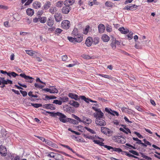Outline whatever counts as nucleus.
Segmentation results:
<instances>
[{"instance_id": "6e6552de", "label": "nucleus", "mask_w": 160, "mask_h": 160, "mask_svg": "<svg viewBox=\"0 0 160 160\" xmlns=\"http://www.w3.org/2000/svg\"><path fill=\"white\" fill-rule=\"evenodd\" d=\"M93 115L94 117L96 118H103L104 116V114L102 112L101 110H99V111L98 112H94Z\"/></svg>"}, {"instance_id": "6ab92c4d", "label": "nucleus", "mask_w": 160, "mask_h": 160, "mask_svg": "<svg viewBox=\"0 0 160 160\" xmlns=\"http://www.w3.org/2000/svg\"><path fill=\"white\" fill-rule=\"evenodd\" d=\"M119 130L126 134H128V133H131V132L129 128L126 127H124V128H119Z\"/></svg>"}, {"instance_id": "f03ea898", "label": "nucleus", "mask_w": 160, "mask_h": 160, "mask_svg": "<svg viewBox=\"0 0 160 160\" xmlns=\"http://www.w3.org/2000/svg\"><path fill=\"white\" fill-rule=\"evenodd\" d=\"M68 38L70 42L75 43L76 42H81L83 40V36L82 35L79 34L76 37H68Z\"/></svg>"}, {"instance_id": "0eeeda50", "label": "nucleus", "mask_w": 160, "mask_h": 160, "mask_svg": "<svg viewBox=\"0 0 160 160\" xmlns=\"http://www.w3.org/2000/svg\"><path fill=\"white\" fill-rule=\"evenodd\" d=\"M101 130L102 133L108 136H111L112 134V132L110 129L107 128L103 127H101Z\"/></svg>"}, {"instance_id": "393cba45", "label": "nucleus", "mask_w": 160, "mask_h": 160, "mask_svg": "<svg viewBox=\"0 0 160 160\" xmlns=\"http://www.w3.org/2000/svg\"><path fill=\"white\" fill-rule=\"evenodd\" d=\"M27 14L28 16H32L34 13V10L31 8H28L27 9L26 11Z\"/></svg>"}, {"instance_id": "ddd939ff", "label": "nucleus", "mask_w": 160, "mask_h": 160, "mask_svg": "<svg viewBox=\"0 0 160 160\" xmlns=\"http://www.w3.org/2000/svg\"><path fill=\"white\" fill-rule=\"evenodd\" d=\"M43 107L46 109L52 110L55 109V108L54 107L53 105L51 104H45L43 105Z\"/></svg>"}, {"instance_id": "dca6fc26", "label": "nucleus", "mask_w": 160, "mask_h": 160, "mask_svg": "<svg viewBox=\"0 0 160 160\" xmlns=\"http://www.w3.org/2000/svg\"><path fill=\"white\" fill-rule=\"evenodd\" d=\"M54 21L53 19L51 17L48 18L47 21V25L50 27H52L54 24Z\"/></svg>"}, {"instance_id": "7ed1b4c3", "label": "nucleus", "mask_w": 160, "mask_h": 160, "mask_svg": "<svg viewBox=\"0 0 160 160\" xmlns=\"http://www.w3.org/2000/svg\"><path fill=\"white\" fill-rule=\"evenodd\" d=\"M112 139L116 142L124 143L126 142L125 139L120 136H115L112 137Z\"/></svg>"}, {"instance_id": "ea45409f", "label": "nucleus", "mask_w": 160, "mask_h": 160, "mask_svg": "<svg viewBox=\"0 0 160 160\" xmlns=\"http://www.w3.org/2000/svg\"><path fill=\"white\" fill-rule=\"evenodd\" d=\"M106 6L108 7H112L113 6V4L112 2L109 1H107L105 3Z\"/></svg>"}, {"instance_id": "e433bc0d", "label": "nucleus", "mask_w": 160, "mask_h": 160, "mask_svg": "<svg viewBox=\"0 0 160 160\" xmlns=\"http://www.w3.org/2000/svg\"><path fill=\"white\" fill-rule=\"evenodd\" d=\"M58 92V90L55 88H51L50 93H57Z\"/></svg>"}, {"instance_id": "6e6d98bb", "label": "nucleus", "mask_w": 160, "mask_h": 160, "mask_svg": "<svg viewBox=\"0 0 160 160\" xmlns=\"http://www.w3.org/2000/svg\"><path fill=\"white\" fill-rule=\"evenodd\" d=\"M134 133L139 138H143V137L142 136V135L138 132L135 131L134 132Z\"/></svg>"}, {"instance_id": "cd10ccee", "label": "nucleus", "mask_w": 160, "mask_h": 160, "mask_svg": "<svg viewBox=\"0 0 160 160\" xmlns=\"http://www.w3.org/2000/svg\"><path fill=\"white\" fill-rule=\"evenodd\" d=\"M51 3L50 1H47L43 6L44 9H48L51 6Z\"/></svg>"}, {"instance_id": "338daca9", "label": "nucleus", "mask_w": 160, "mask_h": 160, "mask_svg": "<svg viewBox=\"0 0 160 160\" xmlns=\"http://www.w3.org/2000/svg\"><path fill=\"white\" fill-rule=\"evenodd\" d=\"M71 121L74 124H77L79 122L76 120L71 119Z\"/></svg>"}, {"instance_id": "2eb2a0df", "label": "nucleus", "mask_w": 160, "mask_h": 160, "mask_svg": "<svg viewBox=\"0 0 160 160\" xmlns=\"http://www.w3.org/2000/svg\"><path fill=\"white\" fill-rule=\"evenodd\" d=\"M98 27L99 32L100 33H102L105 29L104 25L103 24H100L98 25Z\"/></svg>"}, {"instance_id": "423d86ee", "label": "nucleus", "mask_w": 160, "mask_h": 160, "mask_svg": "<svg viewBox=\"0 0 160 160\" xmlns=\"http://www.w3.org/2000/svg\"><path fill=\"white\" fill-rule=\"evenodd\" d=\"M102 118H98L95 120V123L97 125L99 126H105L106 123L104 120Z\"/></svg>"}, {"instance_id": "9b49d317", "label": "nucleus", "mask_w": 160, "mask_h": 160, "mask_svg": "<svg viewBox=\"0 0 160 160\" xmlns=\"http://www.w3.org/2000/svg\"><path fill=\"white\" fill-rule=\"evenodd\" d=\"M71 10V7L69 6H65L62 8V12L65 14H68Z\"/></svg>"}, {"instance_id": "1a4fd4ad", "label": "nucleus", "mask_w": 160, "mask_h": 160, "mask_svg": "<svg viewBox=\"0 0 160 160\" xmlns=\"http://www.w3.org/2000/svg\"><path fill=\"white\" fill-rule=\"evenodd\" d=\"M7 151L6 147L2 145L0 146V154L2 156H5L7 154Z\"/></svg>"}, {"instance_id": "9d476101", "label": "nucleus", "mask_w": 160, "mask_h": 160, "mask_svg": "<svg viewBox=\"0 0 160 160\" xmlns=\"http://www.w3.org/2000/svg\"><path fill=\"white\" fill-rule=\"evenodd\" d=\"M92 43V38L91 37H88L86 40L85 44L88 47L91 46Z\"/></svg>"}, {"instance_id": "bb28decb", "label": "nucleus", "mask_w": 160, "mask_h": 160, "mask_svg": "<svg viewBox=\"0 0 160 160\" xmlns=\"http://www.w3.org/2000/svg\"><path fill=\"white\" fill-rule=\"evenodd\" d=\"M79 34L78 32V29L77 28H75L73 30L72 33V35L73 37H76V36L78 35Z\"/></svg>"}, {"instance_id": "4c0bfd02", "label": "nucleus", "mask_w": 160, "mask_h": 160, "mask_svg": "<svg viewBox=\"0 0 160 160\" xmlns=\"http://www.w3.org/2000/svg\"><path fill=\"white\" fill-rule=\"evenodd\" d=\"M60 100L62 102H66L68 101L69 98L67 97H62L60 98Z\"/></svg>"}, {"instance_id": "0e129e2a", "label": "nucleus", "mask_w": 160, "mask_h": 160, "mask_svg": "<svg viewBox=\"0 0 160 160\" xmlns=\"http://www.w3.org/2000/svg\"><path fill=\"white\" fill-rule=\"evenodd\" d=\"M143 141L144 142V143L145 144L147 145H151V144L148 141H147L146 139H143Z\"/></svg>"}, {"instance_id": "f8f14e48", "label": "nucleus", "mask_w": 160, "mask_h": 160, "mask_svg": "<svg viewBox=\"0 0 160 160\" xmlns=\"http://www.w3.org/2000/svg\"><path fill=\"white\" fill-rule=\"evenodd\" d=\"M54 18L57 22H59L62 19V16L59 13H56L54 15Z\"/></svg>"}, {"instance_id": "2f4dec72", "label": "nucleus", "mask_w": 160, "mask_h": 160, "mask_svg": "<svg viewBox=\"0 0 160 160\" xmlns=\"http://www.w3.org/2000/svg\"><path fill=\"white\" fill-rule=\"evenodd\" d=\"M47 21V18L46 17H42L39 18V21L42 23H44L46 22Z\"/></svg>"}, {"instance_id": "864d4df0", "label": "nucleus", "mask_w": 160, "mask_h": 160, "mask_svg": "<svg viewBox=\"0 0 160 160\" xmlns=\"http://www.w3.org/2000/svg\"><path fill=\"white\" fill-rule=\"evenodd\" d=\"M121 110L122 111V112H128V111H130L131 109H129L128 108L123 107L122 108Z\"/></svg>"}, {"instance_id": "13d9d810", "label": "nucleus", "mask_w": 160, "mask_h": 160, "mask_svg": "<svg viewBox=\"0 0 160 160\" xmlns=\"http://www.w3.org/2000/svg\"><path fill=\"white\" fill-rule=\"evenodd\" d=\"M129 152L131 153H132L134 155H136L137 156H138L139 155V154L136 151L133 150H129Z\"/></svg>"}, {"instance_id": "39448f33", "label": "nucleus", "mask_w": 160, "mask_h": 160, "mask_svg": "<svg viewBox=\"0 0 160 160\" xmlns=\"http://www.w3.org/2000/svg\"><path fill=\"white\" fill-rule=\"evenodd\" d=\"M19 76L24 78L25 79L26 82L31 83L32 82L34 79L29 76H27L25 73H21Z\"/></svg>"}, {"instance_id": "4d7b16f0", "label": "nucleus", "mask_w": 160, "mask_h": 160, "mask_svg": "<svg viewBox=\"0 0 160 160\" xmlns=\"http://www.w3.org/2000/svg\"><path fill=\"white\" fill-rule=\"evenodd\" d=\"M85 128H86V129L91 133H92V134L95 133V132L93 130H92L89 128H88V127H85Z\"/></svg>"}, {"instance_id": "e2e57ef3", "label": "nucleus", "mask_w": 160, "mask_h": 160, "mask_svg": "<svg viewBox=\"0 0 160 160\" xmlns=\"http://www.w3.org/2000/svg\"><path fill=\"white\" fill-rule=\"evenodd\" d=\"M111 46L113 49H115L116 48V44L113 41H112L111 43Z\"/></svg>"}, {"instance_id": "8fccbe9b", "label": "nucleus", "mask_w": 160, "mask_h": 160, "mask_svg": "<svg viewBox=\"0 0 160 160\" xmlns=\"http://www.w3.org/2000/svg\"><path fill=\"white\" fill-rule=\"evenodd\" d=\"M62 31L61 29L59 28H57L55 30V34L58 35Z\"/></svg>"}, {"instance_id": "de8ad7c7", "label": "nucleus", "mask_w": 160, "mask_h": 160, "mask_svg": "<svg viewBox=\"0 0 160 160\" xmlns=\"http://www.w3.org/2000/svg\"><path fill=\"white\" fill-rule=\"evenodd\" d=\"M62 146L63 147L65 148H66L67 149H68V150H70L73 153H75V152H74L72 149V148H70V147H69V146H68L67 145H62Z\"/></svg>"}, {"instance_id": "09e8293b", "label": "nucleus", "mask_w": 160, "mask_h": 160, "mask_svg": "<svg viewBox=\"0 0 160 160\" xmlns=\"http://www.w3.org/2000/svg\"><path fill=\"white\" fill-rule=\"evenodd\" d=\"M34 86L35 88H40V89H42L43 87H44V86L40 85H39L37 83H35Z\"/></svg>"}, {"instance_id": "052dcab7", "label": "nucleus", "mask_w": 160, "mask_h": 160, "mask_svg": "<svg viewBox=\"0 0 160 160\" xmlns=\"http://www.w3.org/2000/svg\"><path fill=\"white\" fill-rule=\"evenodd\" d=\"M139 42L136 43L135 45V48L138 49H141L142 47L141 46L139 45Z\"/></svg>"}, {"instance_id": "c9c22d12", "label": "nucleus", "mask_w": 160, "mask_h": 160, "mask_svg": "<svg viewBox=\"0 0 160 160\" xmlns=\"http://www.w3.org/2000/svg\"><path fill=\"white\" fill-rule=\"evenodd\" d=\"M62 156L61 155L59 154L56 153L55 155V158H54L56 160H59L61 158H62Z\"/></svg>"}, {"instance_id": "bf43d9fd", "label": "nucleus", "mask_w": 160, "mask_h": 160, "mask_svg": "<svg viewBox=\"0 0 160 160\" xmlns=\"http://www.w3.org/2000/svg\"><path fill=\"white\" fill-rule=\"evenodd\" d=\"M8 8H9L8 6L2 5H0V9H3L5 10H7L8 9Z\"/></svg>"}, {"instance_id": "c85d7f7f", "label": "nucleus", "mask_w": 160, "mask_h": 160, "mask_svg": "<svg viewBox=\"0 0 160 160\" xmlns=\"http://www.w3.org/2000/svg\"><path fill=\"white\" fill-rule=\"evenodd\" d=\"M25 52L27 54L30 56H33L35 54V52H36L32 50H25Z\"/></svg>"}, {"instance_id": "c756f323", "label": "nucleus", "mask_w": 160, "mask_h": 160, "mask_svg": "<svg viewBox=\"0 0 160 160\" xmlns=\"http://www.w3.org/2000/svg\"><path fill=\"white\" fill-rule=\"evenodd\" d=\"M99 38L98 37H95L92 38V43L96 45L98 43Z\"/></svg>"}, {"instance_id": "f257e3e1", "label": "nucleus", "mask_w": 160, "mask_h": 160, "mask_svg": "<svg viewBox=\"0 0 160 160\" xmlns=\"http://www.w3.org/2000/svg\"><path fill=\"white\" fill-rule=\"evenodd\" d=\"M53 114L52 117H56L58 116L59 117L60 121L63 123L66 122L68 121L69 118H67L66 116L64 114L59 112H57L56 113H52Z\"/></svg>"}, {"instance_id": "c03bdc74", "label": "nucleus", "mask_w": 160, "mask_h": 160, "mask_svg": "<svg viewBox=\"0 0 160 160\" xmlns=\"http://www.w3.org/2000/svg\"><path fill=\"white\" fill-rule=\"evenodd\" d=\"M138 6L135 4H133L130 6V10H135L137 9Z\"/></svg>"}, {"instance_id": "a19ab883", "label": "nucleus", "mask_w": 160, "mask_h": 160, "mask_svg": "<svg viewBox=\"0 0 160 160\" xmlns=\"http://www.w3.org/2000/svg\"><path fill=\"white\" fill-rule=\"evenodd\" d=\"M142 157H143L144 158H145L147 160H152V158L148 156L145 155L144 153H142L141 154Z\"/></svg>"}, {"instance_id": "a878e982", "label": "nucleus", "mask_w": 160, "mask_h": 160, "mask_svg": "<svg viewBox=\"0 0 160 160\" xmlns=\"http://www.w3.org/2000/svg\"><path fill=\"white\" fill-rule=\"evenodd\" d=\"M57 10L55 7H51L49 9V12L52 14H54Z\"/></svg>"}, {"instance_id": "412c9836", "label": "nucleus", "mask_w": 160, "mask_h": 160, "mask_svg": "<svg viewBox=\"0 0 160 160\" xmlns=\"http://www.w3.org/2000/svg\"><path fill=\"white\" fill-rule=\"evenodd\" d=\"M44 142L46 144L53 148H55L56 145V144L46 139Z\"/></svg>"}, {"instance_id": "20e7f679", "label": "nucleus", "mask_w": 160, "mask_h": 160, "mask_svg": "<svg viewBox=\"0 0 160 160\" xmlns=\"http://www.w3.org/2000/svg\"><path fill=\"white\" fill-rule=\"evenodd\" d=\"M70 26V23L69 21L67 20H63L61 23V27L64 29H68Z\"/></svg>"}, {"instance_id": "49530a36", "label": "nucleus", "mask_w": 160, "mask_h": 160, "mask_svg": "<svg viewBox=\"0 0 160 160\" xmlns=\"http://www.w3.org/2000/svg\"><path fill=\"white\" fill-rule=\"evenodd\" d=\"M84 122L88 124H89L92 122V120L90 118H85L84 119Z\"/></svg>"}, {"instance_id": "a18cd8bd", "label": "nucleus", "mask_w": 160, "mask_h": 160, "mask_svg": "<svg viewBox=\"0 0 160 160\" xmlns=\"http://www.w3.org/2000/svg\"><path fill=\"white\" fill-rule=\"evenodd\" d=\"M45 98L47 99H56L57 98V97L54 96H48L46 95L45 97Z\"/></svg>"}, {"instance_id": "b1692460", "label": "nucleus", "mask_w": 160, "mask_h": 160, "mask_svg": "<svg viewBox=\"0 0 160 160\" xmlns=\"http://www.w3.org/2000/svg\"><path fill=\"white\" fill-rule=\"evenodd\" d=\"M69 104L73 106L76 108H78L79 107V104L78 102L74 100L71 101Z\"/></svg>"}, {"instance_id": "37998d69", "label": "nucleus", "mask_w": 160, "mask_h": 160, "mask_svg": "<svg viewBox=\"0 0 160 160\" xmlns=\"http://www.w3.org/2000/svg\"><path fill=\"white\" fill-rule=\"evenodd\" d=\"M80 98L84 100L87 103H89V98H86L84 96H80Z\"/></svg>"}, {"instance_id": "f3484780", "label": "nucleus", "mask_w": 160, "mask_h": 160, "mask_svg": "<svg viewBox=\"0 0 160 160\" xmlns=\"http://www.w3.org/2000/svg\"><path fill=\"white\" fill-rule=\"evenodd\" d=\"M118 30L120 31L123 34H127L129 32V30L127 28H125L123 27H121L118 29Z\"/></svg>"}, {"instance_id": "473e14b6", "label": "nucleus", "mask_w": 160, "mask_h": 160, "mask_svg": "<svg viewBox=\"0 0 160 160\" xmlns=\"http://www.w3.org/2000/svg\"><path fill=\"white\" fill-rule=\"evenodd\" d=\"M89 29V25L87 26L83 30V33L85 34H87L88 32Z\"/></svg>"}, {"instance_id": "774afa93", "label": "nucleus", "mask_w": 160, "mask_h": 160, "mask_svg": "<svg viewBox=\"0 0 160 160\" xmlns=\"http://www.w3.org/2000/svg\"><path fill=\"white\" fill-rule=\"evenodd\" d=\"M68 59V57L67 55H63L62 57V60L63 61H66Z\"/></svg>"}, {"instance_id": "5fc2aeb1", "label": "nucleus", "mask_w": 160, "mask_h": 160, "mask_svg": "<svg viewBox=\"0 0 160 160\" xmlns=\"http://www.w3.org/2000/svg\"><path fill=\"white\" fill-rule=\"evenodd\" d=\"M113 151H116V152H122V150L120 148H113Z\"/></svg>"}, {"instance_id": "4be33fe9", "label": "nucleus", "mask_w": 160, "mask_h": 160, "mask_svg": "<svg viewBox=\"0 0 160 160\" xmlns=\"http://www.w3.org/2000/svg\"><path fill=\"white\" fill-rule=\"evenodd\" d=\"M74 2L73 0H66L64 2V4L65 6H70V5H72Z\"/></svg>"}, {"instance_id": "7c9ffc66", "label": "nucleus", "mask_w": 160, "mask_h": 160, "mask_svg": "<svg viewBox=\"0 0 160 160\" xmlns=\"http://www.w3.org/2000/svg\"><path fill=\"white\" fill-rule=\"evenodd\" d=\"M63 4H64L63 1H58L56 3L55 6L57 7L61 8Z\"/></svg>"}, {"instance_id": "58836bf2", "label": "nucleus", "mask_w": 160, "mask_h": 160, "mask_svg": "<svg viewBox=\"0 0 160 160\" xmlns=\"http://www.w3.org/2000/svg\"><path fill=\"white\" fill-rule=\"evenodd\" d=\"M55 153L52 152H50L48 153L47 156L49 157L54 158H55Z\"/></svg>"}, {"instance_id": "680f3d73", "label": "nucleus", "mask_w": 160, "mask_h": 160, "mask_svg": "<svg viewBox=\"0 0 160 160\" xmlns=\"http://www.w3.org/2000/svg\"><path fill=\"white\" fill-rule=\"evenodd\" d=\"M83 57L85 59H88L91 58L90 56L86 54H83Z\"/></svg>"}, {"instance_id": "3c124183", "label": "nucleus", "mask_w": 160, "mask_h": 160, "mask_svg": "<svg viewBox=\"0 0 160 160\" xmlns=\"http://www.w3.org/2000/svg\"><path fill=\"white\" fill-rule=\"evenodd\" d=\"M32 105L36 108H38L42 106V105L40 104L37 103H31Z\"/></svg>"}, {"instance_id": "79ce46f5", "label": "nucleus", "mask_w": 160, "mask_h": 160, "mask_svg": "<svg viewBox=\"0 0 160 160\" xmlns=\"http://www.w3.org/2000/svg\"><path fill=\"white\" fill-rule=\"evenodd\" d=\"M53 103L58 105H61L62 103V101L56 99L53 101Z\"/></svg>"}, {"instance_id": "aec40b11", "label": "nucleus", "mask_w": 160, "mask_h": 160, "mask_svg": "<svg viewBox=\"0 0 160 160\" xmlns=\"http://www.w3.org/2000/svg\"><path fill=\"white\" fill-rule=\"evenodd\" d=\"M32 5L34 8L38 9L41 7V4L39 2L35 1L33 3Z\"/></svg>"}, {"instance_id": "69168bd1", "label": "nucleus", "mask_w": 160, "mask_h": 160, "mask_svg": "<svg viewBox=\"0 0 160 160\" xmlns=\"http://www.w3.org/2000/svg\"><path fill=\"white\" fill-rule=\"evenodd\" d=\"M20 92L23 97H25L27 95V93L26 91H23L22 90H20Z\"/></svg>"}, {"instance_id": "4468645a", "label": "nucleus", "mask_w": 160, "mask_h": 160, "mask_svg": "<svg viewBox=\"0 0 160 160\" xmlns=\"http://www.w3.org/2000/svg\"><path fill=\"white\" fill-rule=\"evenodd\" d=\"M101 38L102 41L104 42H107L110 40L109 37L106 34H103Z\"/></svg>"}, {"instance_id": "603ef678", "label": "nucleus", "mask_w": 160, "mask_h": 160, "mask_svg": "<svg viewBox=\"0 0 160 160\" xmlns=\"http://www.w3.org/2000/svg\"><path fill=\"white\" fill-rule=\"evenodd\" d=\"M106 30L107 32H111L112 31V29L111 26H109V25L106 26Z\"/></svg>"}, {"instance_id": "72a5a7b5", "label": "nucleus", "mask_w": 160, "mask_h": 160, "mask_svg": "<svg viewBox=\"0 0 160 160\" xmlns=\"http://www.w3.org/2000/svg\"><path fill=\"white\" fill-rule=\"evenodd\" d=\"M99 76H101L102 77H104V78H108L109 79H112V77L110 76L107 75H105L103 74H99L98 75Z\"/></svg>"}, {"instance_id": "f704fd0d", "label": "nucleus", "mask_w": 160, "mask_h": 160, "mask_svg": "<svg viewBox=\"0 0 160 160\" xmlns=\"http://www.w3.org/2000/svg\"><path fill=\"white\" fill-rule=\"evenodd\" d=\"M93 142L97 144L100 146H104V143L102 142H101L99 140H94Z\"/></svg>"}, {"instance_id": "5701e85b", "label": "nucleus", "mask_w": 160, "mask_h": 160, "mask_svg": "<svg viewBox=\"0 0 160 160\" xmlns=\"http://www.w3.org/2000/svg\"><path fill=\"white\" fill-rule=\"evenodd\" d=\"M68 96L71 98L73 99L76 100H77L78 99V96L76 94L70 93L68 94Z\"/></svg>"}, {"instance_id": "a211bd4d", "label": "nucleus", "mask_w": 160, "mask_h": 160, "mask_svg": "<svg viewBox=\"0 0 160 160\" xmlns=\"http://www.w3.org/2000/svg\"><path fill=\"white\" fill-rule=\"evenodd\" d=\"M0 79L2 81V83L3 84H7L8 83L12 84V81L9 79H7L6 80L4 78H1Z\"/></svg>"}]
</instances>
